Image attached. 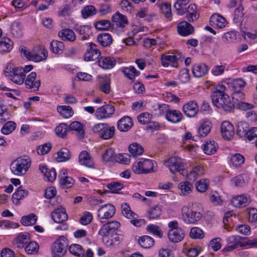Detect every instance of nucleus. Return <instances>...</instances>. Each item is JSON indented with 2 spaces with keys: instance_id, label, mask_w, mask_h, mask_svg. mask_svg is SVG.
Segmentation results:
<instances>
[{
  "instance_id": "obj_1",
  "label": "nucleus",
  "mask_w": 257,
  "mask_h": 257,
  "mask_svg": "<svg viewBox=\"0 0 257 257\" xmlns=\"http://www.w3.org/2000/svg\"><path fill=\"white\" fill-rule=\"evenodd\" d=\"M226 87L223 85H218L211 95L212 103L217 108L222 109L226 112H232L234 109V104L232 98L225 93Z\"/></svg>"
},
{
  "instance_id": "obj_2",
  "label": "nucleus",
  "mask_w": 257,
  "mask_h": 257,
  "mask_svg": "<svg viewBox=\"0 0 257 257\" xmlns=\"http://www.w3.org/2000/svg\"><path fill=\"white\" fill-rule=\"evenodd\" d=\"M202 210L201 206L198 203L184 206L181 210L183 220L186 224H195L201 218Z\"/></svg>"
},
{
  "instance_id": "obj_3",
  "label": "nucleus",
  "mask_w": 257,
  "mask_h": 257,
  "mask_svg": "<svg viewBox=\"0 0 257 257\" xmlns=\"http://www.w3.org/2000/svg\"><path fill=\"white\" fill-rule=\"evenodd\" d=\"M31 159L27 156L19 157L13 161L11 164L12 172L16 175L25 174L30 167Z\"/></svg>"
},
{
  "instance_id": "obj_4",
  "label": "nucleus",
  "mask_w": 257,
  "mask_h": 257,
  "mask_svg": "<svg viewBox=\"0 0 257 257\" xmlns=\"http://www.w3.org/2000/svg\"><path fill=\"white\" fill-rule=\"evenodd\" d=\"M165 163L172 173L179 172L183 176L187 174V171L184 169V163L180 158L175 156L170 157L165 161Z\"/></svg>"
},
{
  "instance_id": "obj_5",
  "label": "nucleus",
  "mask_w": 257,
  "mask_h": 257,
  "mask_svg": "<svg viewBox=\"0 0 257 257\" xmlns=\"http://www.w3.org/2000/svg\"><path fill=\"white\" fill-rule=\"evenodd\" d=\"M114 126H109L107 123H98L92 128V131L97 134L99 137L104 140L112 138L114 134Z\"/></svg>"
},
{
  "instance_id": "obj_6",
  "label": "nucleus",
  "mask_w": 257,
  "mask_h": 257,
  "mask_svg": "<svg viewBox=\"0 0 257 257\" xmlns=\"http://www.w3.org/2000/svg\"><path fill=\"white\" fill-rule=\"evenodd\" d=\"M68 246L67 239L63 236H60L52 244L51 247L53 257H62L67 251Z\"/></svg>"
},
{
  "instance_id": "obj_7",
  "label": "nucleus",
  "mask_w": 257,
  "mask_h": 257,
  "mask_svg": "<svg viewBox=\"0 0 257 257\" xmlns=\"http://www.w3.org/2000/svg\"><path fill=\"white\" fill-rule=\"evenodd\" d=\"M120 223L116 221L109 222L103 225L98 231V234L102 236V240L109 236H112L116 230L119 227Z\"/></svg>"
},
{
  "instance_id": "obj_8",
  "label": "nucleus",
  "mask_w": 257,
  "mask_h": 257,
  "mask_svg": "<svg viewBox=\"0 0 257 257\" xmlns=\"http://www.w3.org/2000/svg\"><path fill=\"white\" fill-rule=\"evenodd\" d=\"M87 49L84 56V59L86 61H95L101 55L100 51L98 49L97 46L92 43L87 44Z\"/></svg>"
},
{
  "instance_id": "obj_9",
  "label": "nucleus",
  "mask_w": 257,
  "mask_h": 257,
  "mask_svg": "<svg viewBox=\"0 0 257 257\" xmlns=\"http://www.w3.org/2000/svg\"><path fill=\"white\" fill-rule=\"evenodd\" d=\"M114 111V107L108 104L98 107L96 109L95 115L98 119H106L110 117Z\"/></svg>"
},
{
  "instance_id": "obj_10",
  "label": "nucleus",
  "mask_w": 257,
  "mask_h": 257,
  "mask_svg": "<svg viewBox=\"0 0 257 257\" xmlns=\"http://www.w3.org/2000/svg\"><path fill=\"white\" fill-rule=\"evenodd\" d=\"M8 75L10 79L14 83L18 84H22L24 83L25 78V74L23 72L22 68L14 67L10 69Z\"/></svg>"
},
{
  "instance_id": "obj_11",
  "label": "nucleus",
  "mask_w": 257,
  "mask_h": 257,
  "mask_svg": "<svg viewBox=\"0 0 257 257\" xmlns=\"http://www.w3.org/2000/svg\"><path fill=\"white\" fill-rule=\"evenodd\" d=\"M115 208L110 204H107L102 206L98 210L97 215L101 219H108L111 218L114 214Z\"/></svg>"
},
{
  "instance_id": "obj_12",
  "label": "nucleus",
  "mask_w": 257,
  "mask_h": 257,
  "mask_svg": "<svg viewBox=\"0 0 257 257\" xmlns=\"http://www.w3.org/2000/svg\"><path fill=\"white\" fill-rule=\"evenodd\" d=\"M25 84L27 89L37 91L40 86L41 80L40 79L37 78L36 73L32 72L27 76Z\"/></svg>"
},
{
  "instance_id": "obj_13",
  "label": "nucleus",
  "mask_w": 257,
  "mask_h": 257,
  "mask_svg": "<svg viewBox=\"0 0 257 257\" xmlns=\"http://www.w3.org/2000/svg\"><path fill=\"white\" fill-rule=\"evenodd\" d=\"M183 111L188 117H194L198 112L199 107L196 101L191 100L183 106Z\"/></svg>"
},
{
  "instance_id": "obj_14",
  "label": "nucleus",
  "mask_w": 257,
  "mask_h": 257,
  "mask_svg": "<svg viewBox=\"0 0 257 257\" xmlns=\"http://www.w3.org/2000/svg\"><path fill=\"white\" fill-rule=\"evenodd\" d=\"M250 201V198L248 195L242 194L233 197L231 203L236 208H242L246 206Z\"/></svg>"
},
{
  "instance_id": "obj_15",
  "label": "nucleus",
  "mask_w": 257,
  "mask_h": 257,
  "mask_svg": "<svg viewBox=\"0 0 257 257\" xmlns=\"http://www.w3.org/2000/svg\"><path fill=\"white\" fill-rule=\"evenodd\" d=\"M221 133L224 139L230 140L234 134L233 126L228 121H223L221 125Z\"/></svg>"
},
{
  "instance_id": "obj_16",
  "label": "nucleus",
  "mask_w": 257,
  "mask_h": 257,
  "mask_svg": "<svg viewBox=\"0 0 257 257\" xmlns=\"http://www.w3.org/2000/svg\"><path fill=\"white\" fill-rule=\"evenodd\" d=\"M51 216L53 220L59 223L63 222L68 218L65 209L61 206L51 213Z\"/></svg>"
},
{
  "instance_id": "obj_17",
  "label": "nucleus",
  "mask_w": 257,
  "mask_h": 257,
  "mask_svg": "<svg viewBox=\"0 0 257 257\" xmlns=\"http://www.w3.org/2000/svg\"><path fill=\"white\" fill-rule=\"evenodd\" d=\"M79 163L86 167L93 168L94 163L92 158L86 151H82L79 155Z\"/></svg>"
},
{
  "instance_id": "obj_18",
  "label": "nucleus",
  "mask_w": 257,
  "mask_h": 257,
  "mask_svg": "<svg viewBox=\"0 0 257 257\" xmlns=\"http://www.w3.org/2000/svg\"><path fill=\"white\" fill-rule=\"evenodd\" d=\"M178 33L182 36H187L194 33L193 27L186 21L182 22L177 26Z\"/></svg>"
},
{
  "instance_id": "obj_19",
  "label": "nucleus",
  "mask_w": 257,
  "mask_h": 257,
  "mask_svg": "<svg viewBox=\"0 0 257 257\" xmlns=\"http://www.w3.org/2000/svg\"><path fill=\"white\" fill-rule=\"evenodd\" d=\"M245 82L241 78L236 79L232 80L231 82L230 85L233 90V98L236 97L237 99V95H242L241 94V90L243 89L244 86L245 85Z\"/></svg>"
},
{
  "instance_id": "obj_20",
  "label": "nucleus",
  "mask_w": 257,
  "mask_h": 257,
  "mask_svg": "<svg viewBox=\"0 0 257 257\" xmlns=\"http://www.w3.org/2000/svg\"><path fill=\"white\" fill-rule=\"evenodd\" d=\"M184 236L185 232L182 228L169 230L168 237L171 242H179L183 239Z\"/></svg>"
},
{
  "instance_id": "obj_21",
  "label": "nucleus",
  "mask_w": 257,
  "mask_h": 257,
  "mask_svg": "<svg viewBox=\"0 0 257 257\" xmlns=\"http://www.w3.org/2000/svg\"><path fill=\"white\" fill-rule=\"evenodd\" d=\"M157 6L165 17L169 20H171L172 17L171 5L169 3H160L158 0Z\"/></svg>"
},
{
  "instance_id": "obj_22",
  "label": "nucleus",
  "mask_w": 257,
  "mask_h": 257,
  "mask_svg": "<svg viewBox=\"0 0 257 257\" xmlns=\"http://www.w3.org/2000/svg\"><path fill=\"white\" fill-rule=\"evenodd\" d=\"M39 170L48 181L52 182L55 180L57 173L55 169H49L45 165H40Z\"/></svg>"
},
{
  "instance_id": "obj_23",
  "label": "nucleus",
  "mask_w": 257,
  "mask_h": 257,
  "mask_svg": "<svg viewBox=\"0 0 257 257\" xmlns=\"http://www.w3.org/2000/svg\"><path fill=\"white\" fill-rule=\"evenodd\" d=\"M133 125L132 118L130 116H124L117 122V128L121 132H126Z\"/></svg>"
},
{
  "instance_id": "obj_24",
  "label": "nucleus",
  "mask_w": 257,
  "mask_h": 257,
  "mask_svg": "<svg viewBox=\"0 0 257 257\" xmlns=\"http://www.w3.org/2000/svg\"><path fill=\"white\" fill-rule=\"evenodd\" d=\"M208 66L204 63L195 64L192 66V71L196 77H201L205 75L208 71Z\"/></svg>"
},
{
  "instance_id": "obj_25",
  "label": "nucleus",
  "mask_w": 257,
  "mask_h": 257,
  "mask_svg": "<svg viewBox=\"0 0 257 257\" xmlns=\"http://www.w3.org/2000/svg\"><path fill=\"white\" fill-rule=\"evenodd\" d=\"M183 118V114L178 110L170 109L166 114V118L172 123H178L181 121Z\"/></svg>"
},
{
  "instance_id": "obj_26",
  "label": "nucleus",
  "mask_w": 257,
  "mask_h": 257,
  "mask_svg": "<svg viewBox=\"0 0 257 257\" xmlns=\"http://www.w3.org/2000/svg\"><path fill=\"white\" fill-rule=\"evenodd\" d=\"M30 240V234L29 233H20L17 237L15 238L14 244L17 247H23L25 244L28 243Z\"/></svg>"
},
{
  "instance_id": "obj_27",
  "label": "nucleus",
  "mask_w": 257,
  "mask_h": 257,
  "mask_svg": "<svg viewBox=\"0 0 257 257\" xmlns=\"http://www.w3.org/2000/svg\"><path fill=\"white\" fill-rule=\"evenodd\" d=\"M115 64V60L110 57H101L98 60L99 66L104 69H111Z\"/></svg>"
},
{
  "instance_id": "obj_28",
  "label": "nucleus",
  "mask_w": 257,
  "mask_h": 257,
  "mask_svg": "<svg viewBox=\"0 0 257 257\" xmlns=\"http://www.w3.org/2000/svg\"><path fill=\"white\" fill-rule=\"evenodd\" d=\"M112 21L113 25H115L116 27L121 28L124 27L128 23L126 17L118 12L116 13L113 15Z\"/></svg>"
},
{
  "instance_id": "obj_29",
  "label": "nucleus",
  "mask_w": 257,
  "mask_h": 257,
  "mask_svg": "<svg viewBox=\"0 0 257 257\" xmlns=\"http://www.w3.org/2000/svg\"><path fill=\"white\" fill-rule=\"evenodd\" d=\"M128 151L130 157L137 158L143 154L144 148L140 144L137 143H133L128 146Z\"/></svg>"
},
{
  "instance_id": "obj_30",
  "label": "nucleus",
  "mask_w": 257,
  "mask_h": 257,
  "mask_svg": "<svg viewBox=\"0 0 257 257\" xmlns=\"http://www.w3.org/2000/svg\"><path fill=\"white\" fill-rule=\"evenodd\" d=\"M186 12L187 13V20L190 22L196 20L199 17L197 7L195 4H191L189 5L186 10Z\"/></svg>"
},
{
  "instance_id": "obj_31",
  "label": "nucleus",
  "mask_w": 257,
  "mask_h": 257,
  "mask_svg": "<svg viewBox=\"0 0 257 257\" xmlns=\"http://www.w3.org/2000/svg\"><path fill=\"white\" fill-rule=\"evenodd\" d=\"M58 36L63 41L73 42L76 39L74 32L69 29H65L61 30L58 33Z\"/></svg>"
},
{
  "instance_id": "obj_32",
  "label": "nucleus",
  "mask_w": 257,
  "mask_h": 257,
  "mask_svg": "<svg viewBox=\"0 0 257 257\" xmlns=\"http://www.w3.org/2000/svg\"><path fill=\"white\" fill-rule=\"evenodd\" d=\"M83 127L82 124L77 121L71 122L69 126L70 130L75 131L77 132V136L79 139H82L84 137V131Z\"/></svg>"
},
{
  "instance_id": "obj_33",
  "label": "nucleus",
  "mask_w": 257,
  "mask_h": 257,
  "mask_svg": "<svg viewBox=\"0 0 257 257\" xmlns=\"http://www.w3.org/2000/svg\"><path fill=\"white\" fill-rule=\"evenodd\" d=\"M217 144L214 141H209L202 146L204 152L207 155H211L216 151Z\"/></svg>"
},
{
  "instance_id": "obj_34",
  "label": "nucleus",
  "mask_w": 257,
  "mask_h": 257,
  "mask_svg": "<svg viewBox=\"0 0 257 257\" xmlns=\"http://www.w3.org/2000/svg\"><path fill=\"white\" fill-rule=\"evenodd\" d=\"M28 194V191L27 190L23 189L22 187L20 186L13 195V202L16 204H18L20 200L27 196Z\"/></svg>"
},
{
  "instance_id": "obj_35",
  "label": "nucleus",
  "mask_w": 257,
  "mask_h": 257,
  "mask_svg": "<svg viewBox=\"0 0 257 257\" xmlns=\"http://www.w3.org/2000/svg\"><path fill=\"white\" fill-rule=\"evenodd\" d=\"M97 41L102 46L107 47L112 43V38L110 34L104 33L98 35Z\"/></svg>"
},
{
  "instance_id": "obj_36",
  "label": "nucleus",
  "mask_w": 257,
  "mask_h": 257,
  "mask_svg": "<svg viewBox=\"0 0 257 257\" xmlns=\"http://www.w3.org/2000/svg\"><path fill=\"white\" fill-rule=\"evenodd\" d=\"M178 188L180 189L183 196H187L191 193L193 187L192 183L186 181L180 182L178 185Z\"/></svg>"
},
{
  "instance_id": "obj_37",
  "label": "nucleus",
  "mask_w": 257,
  "mask_h": 257,
  "mask_svg": "<svg viewBox=\"0 0 257 257\" xmlns=\"http://www.w3.org/2000/svg\"><path fill=\"white\" fill-rule=\"evenodd\" d=\"M121 212L124 216L128 219L137 218L136 213L131 210V208L126 203H123L121 205Z\"/></svg>"
},
{
  "instance_id": "obj_38",
  "label": "nucleus",
  "mask_w": 257,
  "mask_h": 257,
  "mask_svg": "<svg viewBox=\"0 0 257 257\" xmlns=\"http://www.w3.org/2000/svg\"><path fill=\"white\" fill-rule=\"evenodd\" d=\"M249 128L247 122L240 121L236 125V134L240 137H245L247 135V131Z\"/></svg>"
},
{
  "instance_id": "obj_39",
  "label": "nucleus",
  "mask_w": 257,
  "mask_h": 257,
  "mask_svg": "<svg viewBox=\"0 0 257 257\" xmlns=\"http://www.w3.org/2000/svg\"><path fill=\"white\" fill-rule=\"evenodd\" d=\"M50 48L53 53L59 54L62 53L64 45L62 42L53 40L50 43Z\"/></svg>"
},
{
  "instance_id": "obj_40",
  "label": "nucleus",
  "mask_w": 257,
  "mask_h": 257,
  "mask_svg": "<svg viewBox=\"0 0 257 257\" xmlns=\"http://www.w3.org/2000/svg\"><path fill=\"white\" fill-rule=\"evenodd\" d=\"M70 154L68 149L64 148L56 153L55 159L58 162H65L69 160Z\"/></svg>"
},
{
  "instance_id": "obj_41",
  "label": "nucleus",
  "mask_w": 257,
  "mask_h": 257,
  "mask_svg": "<svg viewBox=\"0 0 257 257\" xmlns=\"http://www.w3.org/2000/svg\"><path fill=\"white\" fill-rule=\"evenodd\" d=\"M13 46V41L9 38H3L0 41V51L3 52H10Z\"/></svg>"
},
{
  "instance_id": "obj_42",
  "label": "nucleus",
  "mask_w": 257,
  "mask_h": 257,
  "mask_svg": "<svg viewBox=\"0 0 257 257\" xmlns=\"http://www.w3.org/2000/svg\"><path fill=\"white\" fill-rule=\"evenodd\" d=\"M154 239L148 235L141 236L139 240V243L143 248H149L154 244Z\"/></svg>"
},
{
  "instance_id": "obj_43",
  "label": "nucleus",
  "mask_w": 257,
  "mask_h": 257,
  "mask_svg": "<svg viewBox=\"0 0 257 257\" xmlns=\"http://www.w3.org/2000/svg\"><path fill=\"white\" fill-rule=\"evenodd\" d=\"M212 123L210 121H206L203 122L198 129V133L202 137H206L210 132Z\"/></svg>"
},
{
  "instance_id": "obj_44",
  "label": "nucleus",
  "mask_w": 257,
  "mask_h": 257,
  "mask_svg": "<svg viewBox=\"0 0 257 257\" xmlns=\"http://www.w3.org/2000/svg\"><path fill=\"white\" fill-rule=\"evenodd\" d=\"M210 21L219 28H224L226 23L225 19L219 15H212L210 18Z\"/></svg>"
},
{
  "instance_id": "obj_45",
  "label": "nucleus",
  "mask_w": 257,
  "mask_h": 257,
  "mask_svg": "<svg viewBox=\"0 0 257 257\" xmlns=\"http://www.w3.org/2000/svg\"><path fill=\"white\" fill-rule=\"evenodd\" d=\"M122 71L123 74L130 79L133 80L136 76L140 74V72L137 71L135 67L131 66L129 67L123 68Z\"/></svg>"
},
{
  "instance_id": "obj_46",
  "label": "nucleus",
  "mask_w": 257,
  "mask_h": 257,
  "mask_svg": "<svg viewBox=\"0 0 257 257\" xmlns=\"http://www.w3.org/2000/svg\"><path fill=\"white\" fill-rule=\"evenodd\" d=\"M37 220V216L34 213H31L28 215L23 216L21 222L25 226L33 225L36 223Z\"/></svg>"
},
{
  "instance_id": "obj_47",
  "label": "nucleus",
  "mask_w": 257,
  "mask_h": 257,
  "mask_svg": "<svg viewBox=\"0 0 257 257\" xmlns=\"http://www.w3.org/2000/svg\"><path fill=\"white\" fill-rule=\"evenodd\" d=\"M57 111L63 117L66 118L71 117L73 114V111L71 107L69 106H58Z\"/></svg>"
},
{
  "instance_id": "obj_48",
  "label": "nucleus",
  "mask_w": 257,
  "mask_h": 257,
  "mask_svg": "<svg viewBox=\"0 0 257 257\" xmlns=\"http://www.w3.org/2000/svg\"><path fill=\"white\" fill-rule=\"evenodd\" d=\"M70 252L77 256L84 257V250L82 247L77 244H71L69 248Z\"/></svg>"
},
{
  "instance_id": "obj_49",
  "label": "nucleus",
  "mask_w": 257,
  "mask_h": 257,
  "mask_svg": "<svg viewBox=\"0 0 257 257\" xmlns=\"http://www.w3.org/2000/svg\"><path fill=\"white\" fill-rule=\"evenodd\" d=\"M11 33L15 37H21L23 35L21 24L18 22H14L11 26Z\"/></svg>"
},
{
  "instance_id": "obj_50",
  "label": "nucleus",
  "mask_w": 257,
  "mask_h": 257,
  "mask_svg": "<svg viewBox=\"0 0 257 257\" xmlns=\"http://www.w3.org/2000/svg\"><path fill=\"white\" fill-rule=\"evenodd\" d=\"M142 163V167L143 170V174H147L153 172L154 163L149 159H141Z\"/></svg>"
},
{
  "instance_id": "obj_51",
  "label": "nucleus",
  "mask_w": 257,
  "mask_h": 257,
  "mask_svg": "<svg viewBox=\"0 0 257 257\" xmlns=\"http://www.w3.org/2000/svg\"><path fill=\"white\" fill-rule=\"evenodd\" d=\"M99 88L100 90L105 94H109L110 92V79L109 78H103L99 82Z\"/></svg>"
},
{
  "instance_id": "obj_52",
  "label": "nucleus",
  "mask_w": 257,
  "mask_h": 257,
  "mask_svg": "<svg viewBox=\"0 0 257 257\" xmlns=\"http://www.w3.org/2000/svg\"><path fill=\"white\" fill-rule=\"evenodd\" d=\"M244 238L239 235H232L228 237L227 239V241L228 243L231 244L230 245H236V247H243L245 244L240 242V240L244 239Z\"/></svg>"
},
{
  "instance_id": "obj_53",
  "label": "nucleus",
  "mask_w": 257,
  "mask_h": 257,
  "mask_svg": "<svg viewBox=\"0 0 257 257\" xmlns=\"http://www.w3.org/2000/svg\"><path fill=\"white\" fill-rule=\"evenodd\" d=\"M96 14V9L92 5L87 6L84 7L81 10V15L82 18L87 19L91 17Z\"/></svg>"
},
{
  "instance_id": "obj_54",
  "label": "nucleus",
  "mask_w": 257,
  "mask_h": 257,
  "mask_svg": "<svg viewBox=\"0 0 257 257\" xmlns=\"http://www.w3.org/2000/svg\"><path fill=\"white\" fill-rule=\"evenodd\" d=\"M162 210L159 206L156 205L150 208L148 211L147 217L150 219L159 217L161 214Z\"/></svg>"
},
{
  "instance_id": "obj_55",
  "label": "nucleus",
  "mask_w": 257,
  "mask_h": 257,
  "mask_svg": "<svg viewBox=\"0 0 257 257\" xmlns=\"http://www.w3.org/2000/svg\"><path fill=\"white\" fill-rule=\"evenodd\" d=\"M59 183L62 187L64 188H69L72 187L74 184V180L67 176L60 178Z\"/></svg>"
},
{
  "instance_id": "obj_56",
  "label": "nucleus",
  "mask_w": 257,
  "mask_h": 257,
  "mask_svg": "<svg viewBox=\"0 0 257 257\" xmlns=\"http://www.w3.org/2000/svg\"><path fill=\"white\" fill-rule=\"evenodd\" d=\"M230 162L234 166L238 167L244 163V158L240 154H235L231 156Z\"/></svg>"
},
{
  "instance_id": "obj_57",
  "label": "nucleus",
  "mask_w": 257,
  "mask_h": 257,
  "mask_svg": "<svg viewBox=\"0 0 257 257\" xmlns=\"http://www.w3.org/2000/svg\"><path fill=\"white\" fill-rule=\"evenodd\" d=\"M190 236L194 239H202L204 236L203 230L197 227H194L190 229Z\"/></svg>"
},
{
  "instance_id": "obj_58",
  "label": "nucleus",
  "mask_w": 257,
  "mask_h": 257,
  "mask_svg": "<svg viewBox=\"0 0 257 257\" xmlns=\"http://www.w3.org/2000/svg\"><path fill=\"white\" fill-rule=\"evenodd\" d=\"M16 124L15 122L9 121L7 122L1 129V132L4 135L11 134L16 128Z\"/></svg>"
},
{
  "instance_id": "obj_59",
  "label": "nucleus",
  "mask_w": 257,
  "mask_h": 257,
  "mask_svg": "<svg viewBox=\"0 0 257 257\" xmlns=\"http://www.w3.org/2000/svg\"><path fill=\"white\" fill-rule=\"evenodd\" d=\"M68 130V125L65 123H61L55 128L56 134L62 138H64L66 136L67 131Z\"/></svg>"
},
{
  "instance_id": "obj_60",
  "label": "nucleus",
  "mask_w": 257,
  "mask_h": 257,
  "mask_svg": "<svg viewBox=\"0 0 257 257\" xmlns=\"http://www.w3.org/2000/svg\"><path fill=\"white\" fill-rule=\"evenodd\" d=\"M188 4V3L182 2L181 0H177L174 7L178 15H183L186 13V9L184 7Z\"/></svg>"
},
{
  "instance_id": "obj_61",
  "label": "nucleus",
  "mask_w": 257,
  "mask_h": 257,
  "mask_svg": "<svg viewBox=\"0 0 257 257\" xmlns=\"http://www.w3.org/2000/svg\"><path fill=\"white\" fill-rule=\"evenodd\" d=\"M115 162L122 164H128L131 162L130 156L127 154H118L114 157Z\"/></svg>"
},
{
  "instance_id": "obj_62",
  "label": "nucleus",
  "mask_w": 257,
  "mask_h": 257,
  "mask_svg": "<svg viewBox=\"0 0 257 257\" xmlns=\"http://www.w3.org/2000/svg\"><path fill=\"white\" fill-rule=\"evenodd\" d=\"M209 181L207 179H201L196 183V190L200 192H204L208 188Z\"/></svg>"
},
{
  "instance_id": "obj_63",
  "label": "nucleus",
  "mask_w": 257,
  "mask_h": 257,
  "mask_svg": "<svg viewBox=\"0 0 257 257\" xmlns=\"http://www.w3.org/2000/svg\"><path fill=\"white\" fill-rule=\"evenodd\" d=\"M243 7L240 5L234 10V18L233 21L235 23H239L244 15Z\"/></svg>"
},
{
  "instance_id": "obj_64",
  "label": "nucleus",
  "mask_w": 257,
  "mask_h": 257,
  "mask_svg": "<svg viewBox=\"0 0 257 257\" xmlns=\"http://www.w3.org/2000/svg\"><path fill=\"white\" fill-rule=\"evenodd\" d=\"M39 245L35 241L29 242L25 248L26 252L28 254L36 253L39 249Z\"/></svg>"
}]
</instances>
